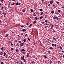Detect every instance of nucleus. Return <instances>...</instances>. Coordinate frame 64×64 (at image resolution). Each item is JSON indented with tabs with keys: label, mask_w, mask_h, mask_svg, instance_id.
<instances>
[{
	"label": "nucleus",
	"mask_w": 64,
	"mask_h": 64,
	"mask_svg": "<svg viewBox=\"0 0 64 64\" xmlns=\"http://www.w3.org/2000/svg\"><path fill=\"white\" fill-rule=\"evenodd\" d=\"M52 46H54L55 47H56L57 46V44H52Z\"/></svg>",
	"instance_id": "1"
},
{
	"label": "nucleus",
	"mask_w": 64,
	"mask_h": 64,
	"mask_svg": "<svg viewBox=\"0 0 64 64\" xmlns=\"http://www.w3.org/2000/svg\"><path fill=\"white\" fill-rule=\"evenodd\" d=\"M24 49H22V51L23 52H22L23 54H24V55H25V54H26V53H25V52H24Z\"/></svg>",
	"instance_id": "2"
},
{
	"label": "nucleus",
	"mask_w": 64,
	"mask_h": 64,
	"mask_svg": "<svg viewBox=\"0 0 64 64\" xmlns=\"http://www.w3.org/2000/svg\"><path fill=\"white\" fill-rule=\"evenodd\" d=\"M0 50H1L2 51H3L4 50V47H2V48H0Z\"/></svg>",
	"instance_id": "3"
},
{
	"label": "nucleus",
	"mask_w": 64,
	"mask_h": 64,
	"mask_svg": "<svg viewBox=\"0 0 64 64\" xmlns=\"http://www.w3.org/2000/svg\"><path fill=\"white\" fill-rule=\"evenodd\" d=\"M29 54L28 53H27V55H26V57H29Z\"/></svg>",
	"instance_id": "4"
},
{
	"label": "nucleus",
	"mask_w": 64,
	"mask_h": 64,
	"mask_svg": "<svg viewBox=\"0 0 64 64\" xmlns=\"http://www.w3.org/2000/svg\"><path fill=\"white\" fill-rule=\"evenodd\" d=\"M20 46H23V43H22L20 44Z\"/></svg>",
	"instance_id": "5"
},
{
	"label": "nucleus",
	"mask_w": 64,
	"mask_h": 64,
	"mask_svg": "<svg viewBox=\"0 0 64 64\" xmlns=\"http://www.w3.org/2000/svg\"><path fill=\"white\" fill-rule=\"evenodd\" d=\"M26 11V10H25V9H24V10H22V12H25Z\"/></svg>",
	"instance_id": "6"
},
{
	"label": "nucleus",
	"mask_w": 64,
	"mask_h": 64,
	"mask_svg": "<svg viewBox=\"0 0 64 64\" xmlns=\"http://www.w3.org/2000/svg\"><path fill=\"white\" fill-rule=\"evenodd\" d=\"M6 15V13H4V17H6V16L5 15Z\"/></svg>",
	"instance_id": "7"
},
{
	"label": "nucleus",
	"mask_w": 64,
	"mask_h": 64,
	"mask_svg": "<svg viewBox=\"0 0 64 64\" xmlns=\"http://www.w3.org/2000/svg\"><path fill=\"white\" fill-rule=\"evenodd\" d=\"M55 16H54V17L53 18V19H54V20H55L56 19V18H57V16H56L55 17H54Z\"/></svg>",
	"instance_id": "8"
},
{
	"label": "nucleus",
	"mask_w": 64,
	"mask_h": 64,
	"mask_svg": "<svg viewBox=\"0 0 64 64\" xmlns=\"http://www.w3.org/2000/svg\"><path fill=\"white\" fill-rule=\"evenodd\" d=\"M49 49L50 50H52V49H53V48H52V47H50L49 48Z\"/></svg>",
	"instance_id": "9"
},
{
	"label": "nucleus",
	"mask_w": 64,
	"mask_h": 64,
	"mask_svg": "<svg viewBox=\"0 0 64 64\" xmlns=\"http://www.w3.org/2000/svg\"><path fill=\"white\" fill-rule=\"evenodd\" d=\"M19 46V44H18V43H17L16 46L17 47H18V46Z\"/></svg>",
	"instance_id": "10"
},
{
	"label": "nucleus",
	"mask_w": 64,
	"mask_h": 64,
	"mask_svg": "<svg viewBox=\"0 0 64 64\" xmlns=\"http://www.w3.org/2000/svg\"><path fill=\"white\" fill-rule=\"evenodd\" d=\"M44 59H46L47 58V57H46V55H45L44 56Z\"/></svg>",
	"instance_id": "11"
},
{
	"label": "nucleus",
	"mask_w": 64,
	"mask_h": 64,
	"mask_svg": "<svg viewBox=\"0 0 64 64\" xmlns=\"http://www.w3.org/2000/svg\"><path fill=\"white\" fill-rule=\"evenodd\" d=\"M22 60H24V62H26V60H25L24 59H22Z\"/></svg>",
	"instance_id": "12"
},
{
	"label": "nucleus",
	"mask_w": 64,
	"mask_h": 64,
	"mask_svg": "<svg viewBox=\"0 0 64 64\" xmlns=\"http://www.w3.org/2000/svg\"><path fill=\"white\" fill-rule=\"evenodd\" d=\"M16 52H17V53L19 52V51H18V50H16Z\"/></svg>",
	"instance_id": "13"
},
{
	"label": "nucleus",
	"mask_w": 64,
	"mask_h": 64,
	"mask_svg": "<svg viewBox=\"0 0 64 64\" xmlns=\"http://www.w3.org/2000/svg\"><path fill=\"white\" fill-rule=\"evenodd\" d=\"M37 20V19H38V18L37 16H36L34 17Z\"/></svg>",
	"instance_id": "14"
},
{
	"label": "nucleus",
	"mask_w": 64,
	"mask_h": 64,
	"mask_svg": "<svg viewBox=\"0 0 64 64\" xmlns=\"http://www.w3.org/2000/svg\"><path fill=\"white\" fill-rule=\"evenodd\" d=\"M26 40L25 38L23 40V41H24V42H26Z\"/></svg>",
	"instance_id": "15"
},
{
	"label": "nucleus",
	"mask_w": 64,
	"mask_h": 64,
	"mask_svg": "<svg viewBox=\"0 0 64 64\" xmlns=\"http://www.w3.org/2000/svg\"><path fill=\"white\" fill-rule=\"evenodd\" d=\"M51 13H52V14H54V12H53L52 11Z\"/></svg>",
	"instance_id": "16"
},
{
	"label": "nucleus",
	"mask_w": 64,
	"mask_h": 64,
	"mask_svg": "<svg viewBox=\"0 0 64 64\" xmlns=\"http://www.w3.org/2000/svg\"><path fill=\"white\" fill-rule=\"evenodd\" d=\"M23 31L24 32H25L26 31V30H25V29L24 28L23 29Z\"/></svg>",
	"instance_id": "17"
},
{
	"label": "nucleus",
	"mask_w": 64,
	"mask_h": 64,
	"mask_svg": "<svg viewBox=\"0 0 64 64\" xmlns=\"http://www.w3.org/2000/svg\"><path fill=\"white\" fill-rule=\"evenodd\" d=\"M3 53L2 52H0V55H2V54H3Z\"/></svg>",
	"instance_id": "18"
},
{
	"label": "nucleus",
	"mask_w": 64,
	"mask_h": 64,
	"mask_svg": "<svg viewBox=\"0 0 64 64\" xmlns=\"http://www.w3.org/2000/svg\"><path fill=\"white\" fill-rule=\"evenodd\" d=\"M43 12H41V14H40V15H42V14H43Z\"/></svg>",
	"instance_id": "19"
},
{
	"label": "nucleus",
	"mask_w": 64,
	"mask_h": 64,
	"mask_svg": "<svg viewBox=\"0 0 64 64\" xmlns=\"http://www.w3.org/2000/svg\"><path fill=\"white\" fill-rule=\"evenodd\" d=\"M37 23V22L36 21H34V24H35V23Z\"/></svg>",
	"instance_id": "20"
},
{
	"label": "nucleus",
	"mask_w": 64,
	"mask_h": 64,
	"mask_svg": "<svg viewBox=\"0 0 64 64\" xmlns=\"http://www.w3.org/2000/svg\"><path fill=\"white\" fill-rule=\"evenodd\" d=\"M56 2V4H59V2Z\"/></svg>",
	"instance_id": "21"
},
{
	"label": "nucleus",
	"mask_w": 64,
	"mask_h": 64,
	"mask_svg": "<svg viewBox=\"0 0 64 64\" xmlns=\"http://www.w3.org/2000/svg\"><path fill=\"white\" fill-rule=\"evenodd\" d=\"M58 12H60L61 11L60 10H58Z\"/></svg>",
	"instance_id": "22"
},
{
	"label": "nucleus",
	"mask_w": 64,
	"mask_h": 64,
	"mask_svg": "<svg viewBox=\"0 0 64 64\" xmlns=\"http://www.w3.org/2000/svg\"><path fill=\"white\" fill-rule=\"evenodd\" d=\"M28 41H30V38H28Z\"/></svg>",
	"instance_id": "23"
},
{
	"label": "nucleus",
	"mask_w": 64,
	"mask_h": 64,
	"mask_svg": "<svg viewBox=\"0 0 64 64\" xmlns=\"http://www.w3.org/2000/svg\"><path fill=\"white\" fill-rule=\"evenodd\" d=\"M60 50H62V47H61V46H60Z\"/></svg>",
	"instance_id": "24"
},
{
	"label": "nucleus",
	"mask_w": 64,
	"mask_h": 64,
	"mask_svg": "<svg viewBox=\"0 0 64 64\" xmlns=\"http://www.w3.org/2000/svg\"><path fill=\"white\" fill-rule=\"evenodd\" d=\"M18 3H19V2H17V3L15 4L17 5H18Z\"/></svg>",
	"instance_id": "25"
},
{
	"label": "nucleus",
	"mask_w": 64,
	"mask_h": 64,
	"mask_svg": "<svg viewBox=\"0 0 64 64\" xmlns=\"http://www.w3.org/2000/svg\"><path fill=\"white\" fill-rule=\"evenodd\" d=\"M32 24H30L29 26L30 27V26H32Z\"/></svg>",
	"instance_id": "26"
},
{
	"label": "nucleus",
	"mask_w": 64,
	"mask_h": 64,
	"mask_svg": "<svg viewBox=\"0 0 64 64\" xmlns=\"http://www.w3.org/2000/svg\"><path fill=\"white\" fill-rule=\"evenodd\" d=\"M57 15H58L59 14V13L58 12H57L56 13H55Z\"/></svg>",
	"instance_id": "27"
},
{
	"label": "nucleus",
	"mask_w": 64,
	"mask_h": 64,
	"mask_svg": "<svg viewBox=\"0 0 64 64\" xmlns=\"http://www.w3.org/2000/svg\"><path fill=\"white\" fill-rule=\"evenodd\" d=\"M14 4H15L14 3L12 4V6H13V5H14Z\"/></svg>",
	"instance_id": "28"
},
{
	"label": "nucleus",
	"mask_w": 64,
	"mask_h": 64,
	"mask_svg": "<svg viewBox=\"0 0 64 64\" xmlns=\"http://www.w3.org/2000/svg\"><path fill=\"white\" fill-rule=\"evenodd\" d=\"M49 62L50 63V64H51V63H52V61H50V62Z\"/></svg>",
	"instance_id": "29"
},
{
	"label": "nucleus",
	"mask_w": 64,
	"mask_h": 64,
	"mask_svg": "<svg viewBox=\"0 0 64 64\" xmlns=\"http://www.w3.org/2000/svg\"><path fill=\"white\" fill-rule=\"evenodd\" d=\"M20 27H21V28H23V27H24V26H21Z\"/></svg>",
	"instance_id": "30"
},
{
	"label": "nucleus",
	"mask_w": 64,
	"mask_h": 64,
	"mask_svg": "<svg viewBox=\"0 0 64 64\" xmlns=\"http://www.w3.org/2000/svg\"><path fill=\"white\" fill-rule=\"evenodd\" d=\"M52 39H53V40H55V38L54 37L52 38Z\"/></svg>",
	"instance_id": "31"
},
{
	"label": "nucleus",
	"mask_w": 64,
	"mask_h": 64,
	"mask_svg": "<svg viewBox=\"0 0 64 64\" xmlns=\"http://www.w3.org/2000/svg\"><path fill=\"white\" fill-rule=\"evenodd\" d=\"M28 45H29V44H26V46L27 47H28Z\"/></svg>",
	"instance_id": "32"
},
{
	"label": "nucleus",
	"mask_w": 64,
	"mask_h": 64,
	"mask_svg": "<svg viewBox=\"0 0 64 64\" xmlns=\"http://www.w3.org/2000/svg\"><path fill=\"white\" fill-rule=\"evenodd\" d=\"M19 42L20 43V44H21V41L20 40L19 41Z\"/></svg>",
	"instance_id": "33"
},
{
	"label": "nucleus",
	"mask_w": 64,
	"mask_h": 64,
	"mask_svg": "<svg viewBox=\"0 0 64 64\" xmlns=\"http://www.w3.org/2000/svg\"><path fill=\"white\" fill-rule=\"evenodd\" d=\"M42 18H43V17H42V16H40V18L41 19H42Z\"/></svg>",
	"instance_id": "34"
},
{
	"label": "nucleus",
	"mask_w": 64,
	"mask_h": 64,
	"mask_svg": "<svg viewBox=\"0 0 64 64\" xmlns=\"http://www.w3.org/2000/svg\"><path fill=\"white\" fill-rule=\"evenodd\" d=\"M6 36L7 37H8V35H9V34H6Z\"/></svg>",
	"instance_id": "35"
},
{
	"label": "nucleus",
	"mask_w": 64,
	"mask_h": 64,
	"mask_svg": "<svg viewBox=\"0 0 64 64\" xmlns=\"http://www.w3.org/2000/svg\"><path fill=\"white\" fill-rule=\"evenodd\" d=\"M57 62H58V63H60V61H57Z\"/></svg>",
	"instance_id": "36"
},
{
	"label": "nucleus",
	"mask_w": 64,
	"mask_h": 64,
	"mask_svg": "<svg viewBox=\"0 0 64 64\" xmlns=\"http://www.w3.org/2000/svg\"><path fill=\"white\" fill-rule=\"evenodd\" d=\"M44 22H41V23L43 24H44Z\"/></svg>",
	"instance_id": "37"
},
{
	"label": "nucleus",
	"mask_w": 64,
	"mask_h": 64,
	"mask_svg": "<svg viewBox=\"0 0 64 64\" xmlns=\"http://www.w3.org/2000/svg\"><path fill=\"white\" fill-rule=\"evenodd\" d=\"M30 11H31V12H33V10L31 9L30 10Z\"/></svg>",
	"instance_id": "38"
},
{
	"label": "nucleus",
	"mask_w": 64,
	"mask_h": 64,
	"mask_svg": "<svg viewBox=\"0 0 64 64\" xmlns=\"http://www.w3.org/2000/svg\"><path fill=\"white\" fill-rule=\"evenodd\" d=\"M1 64H3V62H1Z\"/></svg>",
	"instance_id": "39"
},
{
	"label": "nucleus",
	"mask_w": 64,
	"mask_h": 64,
	"mask_svg": "<svg viewBox=\"0 0 64 64\" xmlns=\"http://www.w3.org/2000/svg\"><path fill=\"white\" fill-rule=\"evenodd\" d=\"M56 19L57 20H58V19H59V18H57Z\"/></svg>",
	"instance_id": "40"
},
{
	"label": "nucleus",
	"mask_w": 64,
	"mask_h": 64,
	"mask_svg": "<svg viewBox=\"0 0 64 64\" xmlns=\"http://www.w3.org/2000/svg\"><path fill=\"white\" fill-rule=\"evenodd\" d=\"M4 10V8H2L0 10Z\"/></svg>",
	"instance_id": "41"
},
{
	"label": "nucleus",
	"mask_w": 64,
	"mask_h": 64,
	"mask_svg": "<svg viewBox=\"0 0 64 64\" xmlns=\"http://www.w3.org/2000/svg\"><path fill=\"white\" fill-rule=\"evenodd\" d=\"M42 10H43V9H40V11H42Z\"/></svg>",
	"instance_id": "42"
},
{
	"label": "nucleus",
	"mask_w": 64,
	"mask_h": 64,
	"mask_svg": "<svg viewBox=\"0 0 64 64\" xmlns=\"http://www.w3.org/2000/svg\"><path fill=\"white\" fill-rule=\"evenodd\" d=\"M48 53H50V50H49L48 51Z\"/></svg>",
	"instance_id": "43"
},
{
	"label": "nucleus",
	"mask_w": 64,
	"mask_h": 64,
	"mask_svg": "<svg viewBox=\"0 0 64 64\" xmlns=\"http://www.w3.org/2000/svg\"><path fill=\"white\" fill-rule=\"evenodd\" d=\"M53 2H54V0H52V1L51 2H52V3H53Z\"/></svg>",
	"instance_id": "44"
},
{
	"label": "nucleus",
	"mask_w": 64,
	"mask_h": 64,
	"mask_svg": "<svg viewBox=\"0 0 64 64\" xmlns=\"http://www.w3.org/2000/svg\"><path fill=\"white\" fill-rule=\"evenodd\" d=\"M11 49L12 50H13V49H14V48H11Z\"/></svg>",
	"instance_id": "45"
},
{
	"label": "nucleus",
	"mask_w": 64,
	"mask_h": 64,
	"mask_svg": "<svg viewBox=\"0 0 64 64\" xmlns=\"http://www.w3.org/2000/svg\"><path fill=\"white\" fill-rule=\"evenodd\" d=\"M6 58H7V55H6V56L5 57Z\"/></svg>",
	"instance_id": "46"
},
{
	"label": "nucleus",
	"mask_w": 64,
	"mask_h": 64,
	"mask_svg": "<svg viewBox=\"0 0 64 64\" xmlns=\"http://www.w3.org/2000/svg\"><path fill=\"white\" fill-rule=\"evenodd\" d=\"M44 22H47V20H45Z\"/></svg>",
	"instance_id": "47"
},
{
	"label": "nucleus",
	"mask_w": 64,
	"mask_h": 64,
	"mask_svg": "<svg viewBox=\"0 0 64 64\" xmlns=\"http://www.w3.org/2000/svg\"><path fill=\"white\" fill-rule=\"evenodd\" d=\"M4 2V0H1V2Z\"/></svg>",
	"instance_id": "48"
},
{
	"label": "nucleus",
	"mask_w": 64,
	"mask_h": 64,
	"mask_svg": "<svg viewBox=\"0 0 64 64\" xmlns=\"http://www.w3.org/2000/svg\"><path fill=\"white\" fill-rule=\"evenodd\" d=\"M51 25H52V28H53V25H52V24H51Z\"/></svg>",
	"instance_id": "49"
},
{
	"label": "nucleus",
	"mask_w": 64,
	"mask_h": 64,
	"mask_svg": "<svg viewBox=\"0 0 64 64\" xmlns=\"http://www.w3.org/2000/svg\"><path fill=\"white\" fill-rule=\"evenodd\" d=\"M53 32H54V33H55V30H54L53 31Z\"/></svg>",
	"instance_id": "50"
},
{
	"label": "nucleus",
	"mask_w": 64,
	"mask_h": 64,
	"mask_svg": "<svg viewBox=\"0 0 64 64\" xmlns=\"http://www.w3.org/2000/svg\"><path fill=\"white\" fill-rule=\"evenodd\" d=\"M10 43H11V44H12V41H10Z\"/></svg>",
	"instance_id": "51"
},
{
	"label": "nucleus",
	"mask_w": 64,
	"mask_h": 64,
	"mask_svg": "<svg viewBox=\"0 0 64 64\" xmlns=\"http://www.w3.org/2000/svg\"><path fill=\"white\" fill-rule=\"evenodd\" d=\"M62 53H64V50H62Z\"/></svg>",
	"instance_id": "52"
},
{
	"label": "nucleus",
	"mask_w": 64,
	"mask_h": 64,
	"mask_svg": "<svg viewBox=\"0 0 64 64\" xmlns=\"http://www.w3.org/2000/svg\"><path fill=\"white\" fill-rule=\"evenodd\" d=\"M62 8H63V9H64V6H63L62 7Z\"/></svg>",
	"instance_id": "53"
},
{
	"label": "nucleus",
	"mask_w": 64,
	"mask_h": 64,
	"mask_svg": "<svg viewBox=\"0 0 64 64\" xmlns=\"http://www.w3.org/2000/svg\"><path fill=\"white\" fill-rule=\"evenodd\" d=\"M26 25L27 26L29 25V24L28 23H27L26 24Z\"/></svg>",
	"instance_id": "54"
},
{
	"label": "nucleus",
	"mask_w": 64,
	"mask_h": 64,
	"mask_svg": "<svg viewBox=\"0 0 64 64\" xmlns=\"http://www.w3.org/2000/svg\"><path fill=\"white\" fill-rule=\"evenodd\" d=\"M47 28V26H45V28Z\"/></svg>",
	"instance_id": "55"
},
{
	"label": "nucleus",
	"mask_w": 64,
	"mask_h": 64,
	"mask_svg": "<svg viewBox=\"0 0 64 64\" xmlns=\"http://www.w3.org/2000/svg\"><path fill=\"white\" fill-rule=\"evenodd\" d=\"M21 58L22 59L23 58V57H21Z\"/></svg>",
	"instance_id": "56"
},
{
	"label": "nucleus",
	"mask_w": 64,
	"mask_h": 64,
	"mask_svg": "<svg viewBox=\"0 0 64 64\" xmlns=\"http://www.w3.org/2000/svg\"><path fill=\"white\" fill-rule=\"evenodd\" d=\"M21 64H23V62H21Z\"/></svg>",
	"instance_id": "57"
},
{
	"label": "nucleus",
	"mask_w": 64,
	"mask_h": 64,
	"mask_svg": "<svg viewBox=\"0 0 64 64\" xmlns=\"http://www.w3.org/2000/svg\"><path fill=\"white\" fill-rule=\"evenodd\" d=\"M8 8H10V6H8Z\"/></svg>",
	"instance_id": "58"
},
{
	"label": "nucleus",
	"mask_w": 64,
	"mask_h": 64,
	"mask_svg": "<svg viewBox=\"0 0 64 64\" xmlns=\"http://www.w3.org/2000/svg\"><path fill=\"white\" fill-rule=\"evenodd\" d=\"M4 14H5L4 12H3L2 13V14H3V15H4Z\"/></svg>",
	"instance_id": "59"
},
{
	"label": "nucleus",
	"mask_w": 64,
	"mask_h": 64,
	"mask_svg": "<svg viewBox=\"0 0 64 64\" xmlns=\"http://www.w3.org/2000/svg\"><path fill=\"white\" fill-rule=\"evenodd\" d=\"M52 2H50V4H52Z\"/></svg>",
	"instance_id": "60"
},
{
	"label": "nucleus",
	"mask_w": 64,
	"mask_h": 64,
	"mask_svg": "<svg viewBox=\"0 0 64 64\" xmlns=\"http://www.w3.org/2000/svg\"><path fill=\"white\" fill-rule=\"evenodd\" d=\"M20 3L19 2L18 4L19 5H20Z\"/></svg>",
	"instance_id": "61"
},
{
	"label": "nucleus",
	"mask_w": 64,
	"mask_h": 64,
	"mask_svg": "<svg viewBox=\"0 0 64 64\" xmlns=\"http://www.w3.org/2000/svg\"><path fill=\"white\" fill-rule=\"evenodd\" d=\"M34 16H36V14H34L33 15Z\"/></svg>",
	"instance_id": "62"
},
{
	"label": "nucleus",
	"mask_w": 64,
	"mask_h": 64,
	"mask_svg": "<svg viewBox=\"0 0 64 64\" xmlns=\"http://www.w3.org/2000/svg\"><path fill=\"white\" fill-rule=\"evenodd\" d=\"M51 30L53 29V28H50Z\"/></svg>",
	"instance_id": "63"
},
{
	"label": "nucleus",
	"mask_w": 64,
	"mask_h": 64,
	"mask_svg": "<svg viewBox=\"0 0 64 64\" xmlns=\"http://www.w3.org/2000/svg\"><path fill=\"white\" fill-rule=\"evenodd\" d=\"M62 57L63 58H64V55H63V56H62Z\"/></svg>",
	"instance_id": "64"
}]
</instances>
